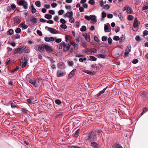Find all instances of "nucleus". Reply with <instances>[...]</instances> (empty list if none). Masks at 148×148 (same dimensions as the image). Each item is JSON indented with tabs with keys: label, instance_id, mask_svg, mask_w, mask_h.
Listing matches in <instances>:
<instances>
[{
	"label": "nucleus",
	"instance_id": "obj_29",
	"mask_svg": "<svg viewBox=\"0 0 148 148\" xmlns=\"http://www.w3.org/2000/svg\"><path fill=\"white\" fill-rule=\"evenodd\" d=\"M13 30L12 29H10L9 31H8L7 33L9 35H11L13 34Z\"/></svg>",
	"mask_w": 148,
	"mask_h": 148
},
{
	"label": "nucleus",
	"instance_id": "obj_42",
	"mask_svg": "<svg viewBox=\"0 0 148 148\" xmlns=\"http://www.w3.org/2000/svg\"><path fill=\"white\" fill-rule=\"evenodd\" d=\"M122 37H121L120 40L119 42H121L122 41L124 40L125 39V36L124 35H122Z\"/></svg>",
	"mask_w": 148,
	"mask_h": 148
},
{
	"label": "nucleus",
	"instance_id": "obj_60",
	"mask_svg": "<svg viewBox=\"0 0 148 148\" xmlns=\"http://www.w3.org/2000/svg\"><path fill=\"white\" fill-rule=\"evenodd\" d=\"M107 40V38L106 36H103L102 37V41L105 42Z\"/></svg>",
	"mask_w": 148,
	"mask_h": 148
},
{
	"label": "nucleus",
	"instance_id": "obj_56",
	"mask_svg": "<svg viewBox=\"0 0 148 148\" xmlns=\"http://www.w3.org/2000/svg\"><path fill=\"white\" fill-rule=\"evenodd\" d=\"M37 33L40 36H42V34L41 32L39 30H37Z\"/></svg>",
	"mask_w": 148,
	"mask_h": 148
},
{
	"label": "nucleus",
	"instance_id": "obj_1",
	"mask_svg": "<svg viewBox=\"0 0 148 148\" xmlns=\"http://www.w3.org/2000/svg\"><path fill=\"white\" fill-rule=\"evenodd\" d=\"M84 18L85 19L88 21L90 20V22L91 23L95 24L97 22L96 17L94 15H91L89 16L86 15L84 16Z\"/></svg>",
	"mask_w": 148,
	"mask_h": 148
},
{
	"label": "nucleus",
	"instance_id": "obj_46",
	"mask_svg": "<svg viewBox=\"0 0 148 148\" xmlns=\"http://www.w3.org/2000/svg\"><path fill=\"white\" fill-rule=\"evenodd\" d=\"M21 31V29L20 28H16L15 30V32L17 34L20 33Z\"/></svg>",
	"mask_w": 148,
	"mask_h": 148
},
{
	"label": "nucleus",
	"instance_id": "obj_49",
	"mask_svg": "<svg viewBox=\"0 0 148 148\" xmlns=\"http://www.w3.org/2000/svg\"><path fill=\"white\" fill-rule=\"evenodd\" d=\"M108 86H107L105 88H104L102 90L100 91L99 92L101 93V94H102L104 93L106 90V89L107 88Z\"/></svg>",
	"mask_w": 148,
	"mask_h": 148
},
{
	"label": "nucleus",
	"instance_id": "obj_21",
	"mask_svg": "<svg viewBox=\"0 0 148 148\" xmlns=\"http://www.w3.org/2000/svg\"><path fill=\"white\" fill-rule=\"evenodd\" d=\"M39 79L35 80L34 81V86L36 87L38 86L39 84Z\"/></svg>",
	"mask_w": 148,
	"mask_h": 148
},
{
	"label": "nucleus",
	"instance_id": "obj_2",
	"mask_svg": "<svg viewBox=\"0 0 148 148\" xmlns=\"http://www.w3.org/2000/svg\"><path fill=\"white\" fill-rule=\"evenodd\" d=\"M66 72L65 70H58L57 72L56 76L58 77H62L66 74Z\"/></svg>",
	"mask_w": 148,
	"mask_h": 148
},
{
	"label": "nucleus",
	"instance_id": "obj_19",
	"mask_svg": "<svg viewBox=\"0 0 148 148\" xmlns=\"http://www.w3.org/2000/svg\"><path fill=\"white\" fill-rule=\"evenodd\" d=\"M83 36L85 37L87 41L89 42L90 41V36L88 34H84Z\"/></svg>",
	"mask_w": 148,
	"mask_h": 148
},
{
	"label": "nucleus",
	"instance_id": "obj_12",
	"mask_svg": "<svg viewBox=\"0 0 148 148\" xmlns=\"http://www.w3.org/2000/svg\"><path fill=\"white\" fill-rule=\"evenodd\" d=\"M58 67L61 69H64L65 68V66L64 63L60 62L58 64Z\"/></svg>",
	"mask_w": 148,
	"mask_h": 148
},
{
	"label": "nucleus",
	"instance_id": "obj_28",
	"mask_svg": "<svg viewBox=\"0 0 148 148\" xmlns=\"http://www.w3.org/2000/svg\"><path fill=\"white\" fill-rule=\"evenodd\" d=\"M32 8V12L33 14H34L36 13V9L34 8L33 5H32L31 6Z\"/></svg>",
	"mask_w": 148,
	"mask_h": 148
},
{
	"label": "nucleus",
	"instance_id": "obj_38",
	"mask_svg": "<svg viewBox=\"0 0 148 148\" xmlns=\"http://www.w3.org/2000/svg\"><path fill=\"white\" fill-rule=\"evenodd\" d=\"M22 111L24 114L28 113L29 112V111L24 108L22 109Z\"/></svg>",
	"mask_w": 148,
	"mask_h": 148
},
{
	"label": "nucleus",
	"instance_id": "obj_22",
	"mask_svg": "<svg viewBox=\"0 0 148 148\" xmlns=\"http://www.w3.org/2000/svg\"><path fill=\"white\" fill-rule=\"evenodd\" d=\"M111 29H109L107 25H105L104 26V31L105 32H110L111 31Z\"/></svg>",
	"mask_w": 148,
	"mask_h": 148
},
{
	"label": "nucleus",
	"instance_id": "obj_24",
	"mask_svg": "<svg viewBox=\"0 0 148 148\" xmlns=\"http://www.w3.org/2000/svg\"><path fill=\"white\" fill-rule=\"evenodd\" d=\"M21 27H22V29H25L27 28L28 26L26 25L25 23L21 24Z\"/></svg>",
	"mask_w": 148,
	"mask_h": 148
},
{
	"label": "nucleus",
	"instance_id": "obj_30",
	"mask_svg": "<svg viewBox=\"0 0 148 148\" xmlns=\"http://www.w3.org/2000/svg\"><path fill=\"white\" fill-rule=\"evenodd\" d=\"M96 58L93 56H90L89 60L90 61H95L96 60Z\"/></svg>",
	"mask_w": 148,
	"mask_h": 148
},
{
	"label": "nucleus",
	"instance_id": "obj_33",
	"mask_svg": "<svg viewBox=\"0 0 148 148\" xmlns=\"http://www.w3.org/2000/svg\"><path fill=\"white\" fill-rule=\"evenodd\" d=\"M75 56L77 57L84 58L85 56L84 55H81L79 53H77L75 55Z\"/></svg>",
	"mask_w": 148,
	"mask_h": 148
},
{
	"label": "nucleus",
	"instance_id": "obj_51",
	"mask_svg": "<svg viewBox=\"0 0 148 148\" xmlns=\"http://www.w3.org/2000/svg\"><path fill=\"white\" fill-rule=\"evenodd\" d=\"M108 44L109 45H111L112 44V39L110 37L108 38Z\"/></svg>",
	"mask_w": 148,
	"mask_h": 148
},
{
	"label": "nucleus",
	"instance_id": "obj_57",
	"mask_svg": "<svg viewBox=\"0 0 148 148\" xmlns=\"http://www.w3.org/2000/svg\"><path fill=\"white\" fill-rule=\"evenodd\" d=\"M12 10H14L16 8V6L14 4H12L10 6Z\"/></svg>",
	"mask_w": 148,
	"mask_h": 148
},
{
	"label": "nucleus",
	"instance_id": "obj_27",
	"mask_svg": "<svg viewBox=\"0 0 148 148\" xmlns=\"http://www.w3.org/2000/svg\"><path fill=\"white\" fill-rule=\"evenodd\" d=\"M23 47H24L23 51L24 53H29L30 52V50L28 48H26L25 46H23Z\"/></svg>",
	"mask_w": 148,
	"mask_h": 148
},
{
	"label": "nucleus",
	"instance_id": "obj_18",
	"mask_svg": "<svg viewBox=\"0 0 148 148\" xmlns=\"http://www.w3.org/2000/svg\"><path fill=\"white\" fill-rule=\"evenodd\" d=\"M91 146L93 147V148H99L98 145L95 142H91Z\"/></svg>",
	"mask_w": 148,
	"mask_h": 148
},
{
	"label": "nucleus",
	"instance_id": "obj_47",
	"mask_svg": "<svg viewBox=\"0 0 148 148\" xmlns=\"http://www.w3.org/2000/svg\"><path fill=\"white\" fill-rule=\"evenodd\" d=\"M64 12V11L63 10H60L58 12V13L59 15H62Z\"/></svg>",
	"mask_w": 148,
	"mask_h": 148
},
{
	"label": "nucleus",
	"instance_id": "obj_26",
	"mask_svg": "<svg viewBox=\"0 0 148 148\" xmlns=\"http://www.w3.org/2000/svg\"><path fill=\"white\" fill-rule=\"evenodd\" d=\"M45 17L46 18L49 20L51 18L52 16L50 14H47L45 15Z\"/></svg>",
	"mask_w": 148,
	"mask_h": 148
},
{
	"label": "nucleus",
	"instance_id": "obj_5",
	"mask_svg": "<svg viewBox=\"0 0 148 148\" xmlns=\"http://www.w3.org/2000/svg\"><path fill=\"white\" fill-rule=\"evenodd\" d=\"M140 23L138 21L137 18H136L134 21V23L133 24V28L135 29H133V30L134 31H137V29H136L139 26V24Z\"/></svg>",
	"mask_w": 148,
	"mask_h": 148
},
{
	"label": "nucleus",
	"instance_id": "obj_15",
	"mask_svg": "<svg viewBox=\"0 0 148 148\" xmlns=\"http://www.w3.org/2000/svg\"><path fill=\"white\" fill-rule=\"evenodd\" d=\"M126 10L127 14H132V13L133 11L131 8L128 5L127 7Z\"/></svg>",
	"mask_w": 148,
	"mask_h": 148
},
{
	"label": "nucleus",
	"instance_id": "obj_34",
	"mask_svg": "<svg viewBox=\"0 0 148 148\" xmlns=\"http://www.w3.org/2000/svg\"><path fill=\"white\" fill-rule=\"evenodd\" d=\"M114 148H123L119 144H115L114 146Z\"/></svg>",
	"mask_w": 148,
	"mask_h": 148
},
{
	"label": "nucleus",
	"instance_id": "obj_43",
	"mask_svg": "<svg viewBox=\"0 0 148 148\" xmlns=\"http://www.w3.org/2000/svg\"><path fill=\"white\" fill-rule=\"evenodd\" d=\"M97 56L98 57H100L102 58H104L105 57V56L104 55L101 54H99L97 55Z\"/></svg>",
	"mask_w": 148,
	"mask_h": 148
},
{
	"label": "nucleus",
	"instance_id": "obj_63",
	"mask_svg": "<svg viewBox=\"0 0 148 148\" xmlns=\"http://www.w3.org/2000/svg\"><path fill=\"white\" fill-rule=\"evenodd\" d=\"M19 69V67L18 66H17L11 72L12 73H14L15 71H16L18 69Z\"/></svg>",
	"mask_w": 148,
	"mask_h": 148
},
{
	"label": "nucleus",
	"instance_id": "obj_35",
	"mask_svg": "<svg viewBox=\"0 0 148 148\" xmlns=\"http://www.w3.org/2000/svg\"><path fill=\"white\" fill-rule=\"evenodd\" d=\"M75 20L73 17L69 18V22L71 23H73L75 22Z\"/></svg>",
	"mask_w": 148,
	"mask_h": 148
},
{
	"label": "nucleus",
	"instance_id": "obj_54",
	"mask_svg": "<svg viewBox=\"0 0 148 148\" xmlns=\"http://www.w3.org/2000/svg\"><path fill=\"white\" fill-rule=\"evenodd\" d=\"M106 16V14L104 12H103L102 13V17L103 18H104Z\"/></svg>",
	"mask_w": 148,
	"mask_h": 148
},
{
	"label": "nucleus",
	"instance_id": "obj_45",
	"mask_svg": "<svg viewBox=\"0 0 148 148\" xmlns=\"http://www.w3.org/2000/svg\"><path fill=\"white\" fill-rule=\"evenodd\" d=\"M55 41L57 43H60L62 41V39L61 38H58L57 39L56 38H55Z\"/></svg>",
	"mask_w": 148,
	"mask_h": 148
},
{
	"label": "nucleus",
	"instance_id": "obj_39",
	"mask_svg": "<svg viewBox=\"0 0 148 148\" xmlns=\"http://www.w3.org/2000/svg\"><path fill=\"white\" fill-rule=\"evenodd\" d=\"M55 102L56 104L58 105H60L61 104V102L59 99L56 100L55 101Z\"/></svg>",
	"mask_w": 148,
	"mask_h": 148
},
{
	"label": "nucleus",
	"instance_id": "obj_36",
	"mask_svg": "<svg viewBox=\"0 0 148 148\" xmlns=\"http://www.w3.org/2000/svg\"><path fill=\"white\" fill-rule=\"evenodd\" d=\"M36 6L38 7H40L41 6L40 2V1H36L35 3Z\"/></svg>",
	"mask_w": 148,
	"mask_h": 148
},
{
	"label": "nucleus",
	"instance_id": "obj_16",
	"mask_svg": "<svg viewBox=\"0 0 148 148\" xmlns=\"http://www.w3.org/2000/svg\"><path fill=\"white\" fill-rule=\"evenodd\" d=\"M70 43L71 45L73 46L75 49H77L78 48V45L76 44L75 42H70Z\"/></svg>",
	"mask_w": 148,
	"mask_h": 148
},
{
	"label": "nucleus",
	"instance_id": "obj_8",
	"mask_svg": "<svg viewBox=\"0 0 148 148\" xmlns=\"http://www.w3.org/2000/svg\"><path fill=\"white\" fill-rule=\"evenodd\" d=\"M95 137V134L94 133L92 132L87 136L86 139V140H89L90 141H92L94 140Z\"/></svg>",
	"mask_w": 148,
	"mask_h": 148
},
{
	"label": "nucleus",
	"instance_id": "obj_37",
	"mask_svg": "<svg viewBox=\"0 0 148 148\" xmlns=\"http://www.w3.org/2000/svg\"><path fill=\"white\" fill-rule=\"evenodd\" d=\"M75 25L76 27L77 28L79 27L80 26V23L78 21H76L75 22Z\"/></svg>",
	"mask_w": 148,
	"mask_h": 148
},
{
	"label": "nucleus",
	"instance_id": "obj_7",
	"mask_svg": "<svg viewBox=\"0 0 148 148\" xmlns=\"http://www.w3.org/2000/svg\"><path fill=\"white\" fill-rule=\"evenodd\" d=\"M45 28L46 29H47V30L49 31L52 34H56L59 33V32L58 31H57L53 28L46 26L45 27Z\"/></svg>",
	"mask_w": 148,
	"mask_h": 148
},
{
	"label": "nucleus",
	"instance_id": "obj_20",
	"mask_svg": "<svg viewBox=\"0 0 148 148\" xmlns=\"http://www.w3.org/2000/svg\"><path fill=\"white\" fill-rule=\"evenodd\" d=\"M30 21L32 22L34 24H35L37 23V19L35 17H33L30 19Z\"/></svg>",
	"mask_w": 148,
	"mask_h": 148
},
{
	"label": "nucleus",
	"instance_id": "obj_40",
	"mask_svg": "<svg viewBox=\"0 0 148 148\" xmlns=\"http://www.w3.org/2000/svg\"><path fill=\"white\" fill-rule=\"evenodd\" d=\"M60 27L62 29H66L67 28V26L64 24H61L60 25Z\"/></svg>",
	"mask_w": 148,
	"mask_h": 148
},
{
	"label": "nucleus",
	"instance_id": "obj_17",
	"mask_svg": "<svg viewBox=\"0 0 148 148\" xmlns=\"http://www.w3.org/2000/svg\"><path fill=\"white\" fill-rule=\"evenodd\" d=\"M65 45V42H62L61 43L57 45L58 48L60 49H62V48L63 47L64 45Z\"/></svg>",
	"mask_w": 148,
	"mask_h": 148
},
{
	"label": "nucleus",
	"instance_id": "obj_41",
	"mask_svg": "<svg viewBox=\"0 0 148 148\" xmlns=\"http://www.w3.org/2000/svg\"><path fill=\"white\" fill-rule=\"evenodd\" d=\"M118 17L121 21L123 19V14L122 13H120L118 15Z\"/></svg>",
	"mask_w": 148,
	"mask_h": 148
},
{
	"label": "nucleus",
	"instance_id": "obj_52",
	"mask_svg": "<svg viewBox=\"0 0 148 148\" xmlns=\"http://www.w3.org/2000/svg\"><path fill=\"white\" fill-rule=\"evenodd\" d=\"M136 40L137 41H139L141 40V39L139 36H137L135 38Z\"/></svg>",
	"mask_w": 148,
	"mask_h": 148
},
{
	"label": "nucleus",
	"instance_id": "obj_10",
	"mask_svg": "<svg viewBox=\"0 0 148 148\" xmlns=\"http://www.w3.org/2000/svg\"><path fill=\"white\" fill-rule=\"evenodd\" d=\"M131 47L130 45H129L127 47V48L126 49L125 53V56H127L128 53L131 51Z\"/></svg>",
	"mask_w": 148,
	"mask_h": 148
},
{
	"label": "nucleus",
	"instance_id": "obj_58",
	"mask_svg": "<svg viewBox=\"0 0 148 148\" xmlns=\"http://www.w3.org/2000/svg\"><path fill=\"white\" fill-rule=\"evenodd\" d=\"M110 8V6L109 5L106 4L104 6V8L106 10L109 9Z\"/></svg>",
	"mask_w": 148,
	"mask_h": 148
},
{
	"label": "nucleus",
	"instance_id": "obj_62",
	"mask_svg": "<svg viewBox=\"0 0 148 148\" xmlns=\"http://www.w3.org/2000/svg\"><path fill=\"white\" fill-rule=\"evenodd\" d=\"M21 18H17L16 19V22L19 24L21 21Z\"/></svg>",
	"mask_w": 148,
	"mask_h": 148
},
{
	"label": "nucleus",
	"instance_id": "obj_3",
	"mask_svg": "<svg viewBox=\"0 0 148 148\" xmlns=\"http://www.w3.org/2000/svg\"><path fill=\"white\" fill-rule=\"evenodd\" d=\"M17 2L19 5L23 6L25 9H27V3L25 0H17Z\"/></svg>",
	"mask_w": 148,
	"mask_h": 148
},
{
	"label": "nucleus",
	"instance_id": "obj_23",
	"mask_svg": "<svg viewBox=\"0 0 148 148\" xmlns=\"http://www.w3.org/2000/svg\"><path fill=\"white\" fill-rule=\"evenodd\" d=\"M84 72L91 75H93L94 74V71L90 72L87 70L84 71Z\"/></svg>",
	"mask_w": 148,
	"mask_h": 148
},
{
	"label": "nucleus",
	"instance_id": "obj_6",
	"mask_svg": "<svg viewBox=\"0 0 148 148\" xmlns=\"http://www.w3.org/2000/svg\"><path fill=\"white\" fill-rule=\"evenodd\" d=\"M24 48L23 47L19 46L14 50V54H16L18 53L20 54H21L23 52Z\"/></svg>",
	"mask_w": 148,
	"mask_h": 148
},
{
	"label": "nucleus",
	"instance_id": "obj_25",
	"mask_svg": "<svg viewBox=\"0 0 148 148\" xmlns=\"http://www.w3.org/2000/svg\"><path fill=\"white\" fill-rule=\"evenodd\" d=\"M134 17L132 15H129L127 16V20L130 21H132L133 20Z\"/></svg>",
	"mask_w": 148,
	"mask_h": 148
},
{
	"label": "nucleus",
	"instance_id": "obj_44",
	"mask_svg": "<svg viewBox=\"0 0 148 148\" xmlns=\"http://www.w3.org/2000/svg\"><path fill=\"white\" fill-rule=\"evenodd\" d=\"M147 5H144L143 7V10H146L148 9V4H147Z\"/></svg>",
	"mask_w": 148,
	"mask_h": 148
},
{
	"label": "nucleus",
	"instance_id": "obj_61",
	"mask_svg": "<svg viewBox=\"0 0 148 148\" xmlns=\"http://www.w3.org/2000/svg\"><path fill=\"white\" fill-rule=\"evenodd\" d=\"M68 64L70 66H73L74 65L73 62L72 61H69L68 62Z\"/></svg>",
	"mask_w": 148,
	"mask_h": 148
},
{
	"label": "nucleus",
	"instance_id": "obj_48",
	"mask_svg": "<svg viewBox=\"0 0 148 148\" xmlns=\"http://www.w3.org/2000/svg\"><path fill=\"white\" fill-rule=\"evenodd\" d=\"M113 39L116 41L119 40L120 39V38L119 36H115L113 38Z\"/></svg>",
	"mask_w": 148,
	"mask_h": 148
},
{
	"label": "nucleus",
	"instance_id": "obj_13",
	"mask_svg": "<svg viewBox=\"0 0 148 148\" xmlns=\"http://www.w3.org/2000/svg\"><path fill=\"white\" fill-rule=\"evenodd\" d=\"M44 49L48 52H51L52 51V49L51 47L46 45H44Z\"/></svg>",
	"mask_w": 148,
	"mask_h": 148
},
{
	"label": "nucleus",
	"instance_id": "obj_14",
	"mask_svg": "<svg viewBox=\"0 0 148 148\" xmlns=\"http://www.w3.org/2000/svg\"><path fill=\"white\" fill-rule=\"evenodd\" d=\"M65 16L69 18L73 16V12L72 11L67 12L66 13Z\"/></svg>",
	"mask_w": 148,
	"mask_h": 148
},
{
	"label": "nucleus",
	"instance_id": "obj_64",
	"mask_svg": "<svg viewBox=\"0 0 148 148\" xmlns=\"http://www.w3.org/2000/svg\"><path fill=\"white\" fill-rule=\"evenodd\" d=\"M138 62V59H134L132 61L133 63L134 64H136Z\"/></svg>",
	"mask_w": 148,
	"mask_h": 148
},
{
	"label": "nucleus",
	"instance_id": "obj_55",
	"mask_svg": "<svg viewBox=\"0 0 148 148\" xmlns=\"http://www.w3.org/2000/svg\"><path fill=\"white\" fill-rule=\"evenodd\" d=\"M113 15L112 14H108L107 15V18H111L113 17Z\"/></svg>",
	"mask_w": 148,
	"mask_h": 148
},
{
	"label": "nucleus",
	"instance_id": "obj_31",
	"mask_svg": "<svg viewBox=\"0 0 148 148\" xmlns=\"http://www.w3.org/2000/svg\"><path fill=\"white\" fill-rule=\"evenodd\" d=\"M93 50L92 51H89L88 52V53L91 54L92 53H97V50L96 49H93Z\"/></svg>",
	"mask_w": 148,
	"mask_h": 148
},
{
	"label": "nucleus",
	"instance_id": "obj_11",
	"mask_svg": "<svg viewBox=\"0 0 148 148\" xmlns=\"http://www.w3.org/2000/svg\"><path fill=\"white\" fill-rule=\"evenodd\" d=\"M70 45L69 44H66L65 43V45H64L63 47V50L64 51L66 52L68 50H69L70 48Z\"/></svg>",
	"mask_w": 148,
	"mask_h": 148
},
{
	"label": "nucleus",
	"instance_id": "obj_9",
	"mask_svg": "<svg viewBox=\"0 0 148 148\" xmlns=\"http://www.w3.org/2000/svg\"><path fill=\"white\" fill-rule=\"evenodd\" d=\"M76 71L77 70L76 69H74L70 73L68 76L69 79L71 78L75 75L76 72Z\"/></svg>",
	"mask_w": 148,
	"mask_h": 148
},
{
	"label": "nucleus",
	"instance_id": "obj_59",
	"mask_svg": "<svg viewBox=\"0 0 148 148\" xmlns=\"http://www.w3.org/2000/svg\"><path fill=\"white\" fill-rule=\"evenodd\" d=\"M143 34L144 36H147L148 34V31L147 30H145L143 32Z\"/></svg>",
	"mask_w": 148,
	"mask_h": 148
},
{
	"label": "nucleus",
	"instance_id": "obj_50",
	"mask_svg": "<svg viewBox=\"0 0 148 148\" xmlns=\"http://www.w3.org/2000/svg\"><path fill=\"white\" fill-rule=\"evenodd\" d=\"M60 21L62 24H64L66 22V21L63 18H61L60 19Z\"/></svg>",
	"mask_w": 148,
	"mask_h": 148
},
{
	"label": "nucleus",
	"instance_id": "obj_53",
	"mask_svg": "<svg viewBox=\"0 0 148 148\" xmlns=\"http://www.w3.org/2000/svg\"><path fill=\"white\" fill-rule=\"evenodd\" d=\"M88 3L91 4L93 5L95 3V1L94 0H89L88 1Z\"/></svg>",
	"mask_w": 148,
	"mask_h": 148
},
{
	"label": "nucleus",
	"instance_id": "obj_4",
	"mask_svg": "<svg viewBox=\"0 0 148 148\" xmlns=\"http://www.w3.org/2000/svg\"><path fill=\"white\" fill-rule=\"evenodd\" d=\"M44 45H39L36 46L34 47V49L37 51H40L41 53L43 52L44 51Z\"/></svg>",
	"mask_w": 148,
	"mask_h": 148
},
{
	"label": "nucleus",
	"instance_id": "obj_32",
	"mask_svg": "<svg viewBox=\"0 0 148 148\" xmlns=\"http://www.w3.org/2000/svg\"><path fill=\"white\" fill-rule=\"evenodd\" d=\"M86 27L84 26L83 25L82 26L81 28L80 29V30L82 32H84L86 31Z\"/></svg>",
	"mask_w": 148,
	"mask_h": 148
}]
</instances>
